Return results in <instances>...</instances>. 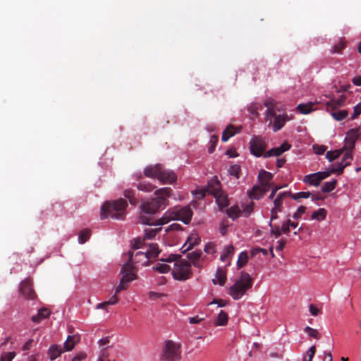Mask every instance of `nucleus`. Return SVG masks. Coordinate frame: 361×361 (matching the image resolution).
<instances>
[{"mask_svg":"<svg viewBox=\"0 0 361 361\" xmlns=\"http://www.w3.org/2000/svg\"><path fill=\"white\" fill-rule=\"evenodd\" d=\"M171 192L170 188H163L156 190V197L150 201L143 202L140 206L139 222L149 226H159L158 223L160 219H154V215L160 208L165 207L168 204L167 198L171 195Z\"/></svg>","mask_w":361,"mask_h":361,"instance_id":"1","label":"nucleus"},{"mask_svg":"<svg viewBox=\"0 0 361 361\" xmlns=\"http://www.w3.org/2000/svg\"><path fill=\"white\" fill-rule=\"evenodd\" d=\"M264 106L267 107L265 113L266 121H269V125H272L274 132L281 130L288 121V115L281 109V105L273 99H268L264 102Z\"/></svg>","mask_w":361,"mask_h":361,"instance_id":"2","label":"nucleus"},{"mask_svg":"<svg viewBox=\"0 0 361 361\" xmlns=\"http://www.w3.org/2000/svg\"><path fill=\"white\" fill-rule=\"evenodd\" d=\"M127 202L120 198L114 201H106L101 207L100 217L102 219L110 216L112 219L123 220L126 214Z\"/></svg>","mask_w":361,"mask_h":361,"instance_id":"3","label":"nucleus"},{"mask_svg":"<svg viewBox=\"0 0 361 361\" xmlns=\"http://www.w3.org/2000/svg\"><path fill=\"white\" fill-rule=\"evenodd\" d=\"M144 175L148 178H156L163 183H173L177 178L173 171L166 169L160 164L147 166L144 169Z\"/></svg>","mask_w":361,"mask_h":361,"instance_id":"4","label":"nucleus"},{"mask_svg":"<svg viewBox=\"0 0 361 361\" xmlns=\"http://www.w3.org/2000/svg\"><path fill=\"white\" fill-rule=\"evenodd\" d=\"M192 211L190 207H175L173 210H169L160 218L158 224L164 225L171 220H179L185 224H188L192 219Z\"/></svg>","mask_w":361,"mask_h":361,"instance_id":"5","label":"nucleus"},{"mask_svg":"<svg viewBox=\"0 0 361 361\" xmlns=\"http://www.w3.org/2000/svg\"><path fill=\"white\" fill-rule=\"evenodd\" d=\"M253 279L249 274L241 271L240 278L229 288V295L234 300L240 299L252 288Z\"/></svg>","mask_w":361,"mask_h":361,"instance_id":"6","label":"nucleus"},{"mask_svg":"<svg viewBox=\"0 0 361 361\" xmlns=\"http://www.w3.org/2000/svg\"><path fill=\"white\" fill-rule=\"evenodd\" d=\"M172 274L175 279L185 281L192 276L191 265L185 259H179L174 263Z\"/></svg>","mask_w":361,"mask_h":361,"instance_id":"7","label":"nucleus"},{"mask_svg":"<svg viewBox=\"0 0 361 361\" xmlns=\"http://www.w3.org/2000/svg\"><path fill=\"white\" fill-rule=\"evenodd\" d=\"M121 274L123 275L119 284L116 288V294L119 293L121 291L127 289L128 283L137 279L135 273H133V267L130 263H125L121 270Z\"/></svg>","mask_w":361,"mask_h":361,"instance_id":"8","label":"nucleus"},{"mask_svg":"<svg viewBox=\"0 0 361 361\" xmlns=\"http://www.w3.org/2000/svg\"><path fill=\"white\" fill-rule=\"evenodd\" d=\"M180 357V345L173 341H166L164 345L162 359L166 361H179Z\"/></svg>","mask_w":361,"mask_h":361,"instance_id":"9","label":"nucleus"},{"mask_svg":"<svg viewBox=\"0 0 361 361\" xmlns=\"http://www.w3.org/2000/svg\"><path fill=\"white\" fill-rule=\"evenodd\" d=\"M127 255L128 260L126 263H130L133 267V273H135L136 271V264L145 266L149 263V258L144 251H137L135 253L129 251Z\"/></svg>","mask_w":361,"mask_h":361,"instance_id":"10","label":"nucleus"},{"mask_svg":"<svg viewBox=\"0 0 361 361\" xmlns=\"http://www.w3.org/2000/svg\"><path fill=\"white\" fill-rule=\"evenodd\" d=\"M267 147V145L262 137L254 136L250 141V152L256 157H264Z\"/></svg>","mask_w":361,"mask_h":361,"instance_id":"11","label":"nucleus"},{"mask_svg":"<svg viewBox=\"0 0 361 361\" xmlns=\"http://www.w3.org/2000/svg\"><path fill=\"white\" fill-rule=\"evenodd\" d=\"M353 155L352 152L346 151L345 154L343 157L342 161L339 163L335 164L332 167L326 171L329 173V176L331 173H338L341 174L343 171L345 167L350 164V161L353 160Z\"/></svg>","mask_w":361,"mask_h":361,"instance_id":"12","label":"nucleus"},{"mask_svg":"<svg viewBox=\"0 0 361 361\" xmlns=\"http://www.w3.org/2000/svg\"><path fill=\"white\" fill-rule=\"evenodd\" d=\"M210 192L216 198V202L220 207L224 208L228 205L227 197L222 194V192L220 190V182L219 180H216L212 183V188L210 189Z\"/></svg>","mask_w":361,"mask_h":361,"instance_id":"13","label":"nucleus"},{"mask_svg":"<svg viewBox=\"0 0 361 361\" xmlns=\"http://www.w3.org/2000/svg\"><path fill=\"white\" fill-rule=\"evenodd\" d=\"M329 176V173L325 171H319L314 173L306 175L303 178V182L314 186L319 185L322 180Z\"/></svg>","mask_w":361,"mask_h":361,"instance_id":"14","label":"nucleus"},{"mask_svg":"<svg viewBox=\"0 0 361 361\" xmlns=\"http://www.w3.org/2000/svg\"><path fill=\"white\" fill-rule=\"evenodd\" d=\"M20 292L27 299L34 300L36 298V293L30 279H26L21 282Z\"/></svg>","mask_w":361,"mask_h":361,"instance_id":"15","label":"nucleus"},{"mask_svg":"<svg viewBox=\"0 0 361 361\" xmlns=\"http://www.w3.org/2000/svg\"><path fill=\"white\" fill-rule=\"evenodd\" d=\"M291 147V145L287 142H283L281 146L278 147H274L268 151H267L264 154V158H268L270 157H279L282 154L283 152L289 150Z\"/></svg>","mask_w":361,"mask_h":361,"instance_id":"16","label":"nucleus"},{"mask_svg":"<svg viewBox=\"0 0 361 361\" xmlns=\"http://www.w3.org/2000/svg\"><path fill=\"white\" fill-rule=\"evenodd\" d=\"M269 189L261 185H255L251 190L247 191V195L251 200H259L263 197Z\"/></svg>","mask_w":361,"mask_h":361,"instance_id":"17","label":"nucleus"},{"mask_svg":"<svg viewBox=\"0 0 361 361\" xmlns=\"http://www.w3.org/2000/svg\"><path fill=\"white\" fill-rule=\"evenodd\" d=\"M257 178L259 182V185L265 187L267 189H269L272 185L271 180L273 178V175L270 172H268L265 170H261L259 172Z\"/></svg>","mask_w":361,"mask_h":361,"instance_id":"18","label":"nucleus"},{"mask_svg":"<svg viewBox=\"0 0 361 361\" xmlns=\"http://www.w3.org/2000/svg\"><path fill=\"white\" fill-rule=\"evenodd\" d=\"M358 136L359 133L357 129H350L347 132L345 140L348 149L346 151H350L353 152V149L355 147V144Z\"/></svg>","mask_w":361,"mask_h":361,"instance_id":"19","label":"nucleus"},{"mask_svg":"<svg viewBox=\"0 0 361 361\" xmlns=\"http://www.w3.org/2000/svg\"><path fill=\"white\" fill-rule=\"evenodd\" d=\"M346 97L342 94L338 99H331L326 102V108L327 111H334L344 105Z\"/></svg>","mask_w":361,"mask_h":361,"instance_id":"20","label":"nucleus"},{"mask_svg":"<svg viewBox=\"0 0 361 361\" xmlns=\"http://www.w3.org/2000/svg\"><path fill=\"white\" fill-rule=\"evenodd\" d=\"M242 129L241 126L235 127L234 126L229 125L224 130L222 133L221 140L223 142H226L231 137L234 136L236 133L240 132Z\"/></svg>","mask_w":361,"mask_h":361,"instance_id":"21","label":"nucleus"},{"mask_svg":"<svg viewBox=\"0 0 361 361\" xmlns=\"http://www.w3.org/2000/svg\"><path fill=\"white\" fill-rule=\"evenodd\" d=\"M80 341V336L79 334H74L68 336L64 343L63 348L66 351L73 350L75 345Z\"/></svg>","mask_w":361,"mask_h":361,"instance_id":"22","label":"nucleus"},{"mask_svg":"<svg viewBox=\"0 0 361 361\" xmlns=\"http://www.w3.org/2000/svg\"><path fill=\"white\" fill-rule=\"evenodd\" d=\"M291 195L290 192H283L277 195L276 197L274 200V207L272 208L276 209V211L282 212V206L283 204V200L288 195Z\"/></svg>","mask_w":361,"mask_h":361,"instance_id":"23","label":"nucleus"},{"mask_svg":"<svg viewBox=\"0 0 361 361\" xmlns=\"http://www.w3.org/2000/svg\"><path fill=\"white\" fill-rule=\"evenodd\" d=\"M200 242V238L197 235H191L190 237H188L187 241L182 247V249H184L183 252L191 250L195 245H198Z\"/></svg>","mask_w":361,"mask_h":361,"instance_id":"24","label":"nucleus"},{"mask_svg":"<svg viewBox=\"0 0 361 361\" xmlns=\"http://www.w3.org/2000/svg\"><path fill=\"white\" fill-rule=\"evenodd\" d=\"M66 351L63 348L58 345H51L48 350V355L51 360L59 357L62 353Z\"/></svg>","mask_w":361,"mask_h":361,"instance_id":"25","label":"nucleus"},{"mask_svg":"<svg viewBox=\"0 0 361 361\" xmlns=\"http://www.w3.org/2000/svg\"><path fill=\"white\" fill-rule=\"evenodd\" d=\"M234 255V247L230 244L225 246L223 253L220 257L222 262L229 261Z\"/></svg>","mask_w":361,"mask_h":361,"instance_id":"26","label":"nucleus"},{"mask_svg":"<svg viewBox=\"0 0 361 361\" xmlns=\"http://www.w3.org/2000/svg\"><path fill=\"white\" fill-rule=\"evenodd\" d=\"M226 280V273L223 269L219 268L216 270L215 279H212L214 284L219 283L220 286H224Z\"/></svg>","mask_w":361,"mask_h":361,"instance_id":"27","label":"nucleus"},{"mask_svg":"<svg viewBox=\"0 0 361 361\" xmlns=\"http://www.w3.org/2000/svg\"><path fill=\"white\" fill-rule=\"evenodd\" d=\"M49 315L50 311L45 307H43L38 311V314L37 315L32 317V320L35 323H39L42 319H46L49 317Z\"/></svg>","mask_w":361,"mask_h":361,"instance_id":"28","label":"nucleus"},{"mask_svg":"<svg viewBox=\"0 0 361 361\" xmlns=\"http://www.w3.org/2000/svg\"><path fill=\"white\" fill-rule=\"evenodd\" d=\"M159 250L157 244L152 243L149 245V247L145 252L147 253L148 257L150 259L157 257L159 254Z\"/></svg>","mask_w":361,"mask_h":361,"instance_id":"29","label":"nucleus"},{"mask_svg":"<svg viewBox=\"0 0 361 361\" xmlns=\"http://www.w3.org/2000/svg\"><path fill=\"white\" fill-rule=\"evenodd\" d=\"M326 214L327 211L324 208H320L312 214L311 219L321 221L325 219Z\"/></svg>","mask_w":361,"mask_h":361,"instance_id":"30","label":"nucleus"},{"mask_svg":"<svg viewBox=\"0 0 361 361\" xmlns=\"http://www.w3.org/2000/svg\"><path fill=\"white\" fill-rule=\"evenodd\" d=\"M228 317L226 312L221 310L218 314L217 318L215 321V325L216 326H225L228 323Z\"/></svg>","mask_w":361,"mask_h":361,"instance_id":"31","label":"nucleus"},{"mask_svg":"<svg viewBox=\"0 0 361 361\" xmlns=\"http://www.w3.org/2000/svg\"><path fill=\"white\" fill-rule=\"evenodd\" d=\"M329 112H331V115L332 116V117L336 120V121H343V119H345L348 113L346 110H339V111H330Z\"/></svg>","mask_w":361,"mask_h":361,"instance_id":"32","label":"nucleus"},{"mask_svg":"<svg viewBox=\"0 0 361 361\" xmlns=\"http://www.w3.org/2000/svg\"><path fill=\"white\" fill-rule=\"evenodd\" d=\"M154 186L147 182V181H140L137 185V188L139 190H141V191H143V192H152L154 189Z\"/></svg>","mask_w":361,"mask_h":361,"instance_id":"33","label":"nucleus"},{"mask_svg":"<svg viewBox=\"0 0 361 361\" xmlns=\"http://www.w3.org/2000/svg\"><path fill=\"white\" fill-rule=\"evenodd\" d=\"M313 103L309 102L307 104H299L297 109L302 114H307L313 110Z\"/></svg>","mask_w":361,"mask_h":361,"instance_id":"34","label":"nucleus"},{"mask_svg":"<svg viewBox=\"0 0 361 361\" xmlns=\"http://www.w3.org/2000/svg\"><path fill=\"white\" fill-rule=\"evenodd\" d=\"M201 254H202V252L200 250L194 251L192 252L188 253L187 257L188 259H190V261L192 262L193 265L195 267H198L199 263L197 261L200 258Z\"/></svg>","mask_w":361,"mask_h":361,"instance_id":"35","label":"nucleus"},{"mask_svg":"<svg viewBox=\"0 0 361 361\" xmlns=\"http://www.w3.org/2000/svg\"><path fill=\"white\" fill-rule=\"evenodd\" d=\"M344 150L345 148L340 150L329 151L326 154V158L329 161H333L334 160L338 159Z\"/></svg>","mask_w":361,"mask_h":361,"instance_id":"36","label":"nucleus"},{"mask_svg":"<svg viewBox=\"0 0 361 361\" xmlns=\"http://www.w3.org/2000/svg\"><path fill=\"white\" fill-rule=\"evenodd\" d=\"M240 209L237 205L233 206L227 209L228 216L233 219H237L240 216Z\"/></svg>","mask_w":361,"mask_h":361,"instance_id":"37","label":"nucleus"},{"mask_svg":"<svg viewBox=\"0 0 361 361\" xmlns=\"http://www.w3.org/2000/svg\"><path fill=\"white\" fill-rule=\"evenodd\" d=\"M337 181L336 180H333L331 181H328L324 183V184L322 187V190L323 192H329L332 191L336 185Z\"/></svg>","mask_w":361,"mask_h":361,"instance_id":"38","label":"nucleus"},{"mask_svg":"<svg viewBox=\"0 0 361 361\" xmlns=\"http://www.w3.org/2000/svg\"><path fill=\"white\" fill-rule=\"evenodd\" d=\"M124 197L127 198L131 204L137 203V199L135 197V192L131 189H127L123 192Z\"/></svg>","mask_w":361,"mask_h":361,"instance_id":"39","label":"nucleus"},{"mask_svg":"<svg viewBox=\"0 0 361 361\" xmlns=\"http://www.w3.org/2000/svg\"><path fill=\"white\" fill-rule=\"evenodd\" d=\"M248 256L247 252H242L240 253L238 256V259L237 262V267L238 269L242 268L247 262Z\"/></svg>","mask_w":361,"mask_h":361,"instance_id":"40","label":"nucleus"},{"mask_svg":"<svg viewBox=\"0 0 361 361\" xmlns=\"http://www.w3.org/2000/svg\"><path fill=\"white\" fill-rule=\"evenodd\" d=\"M90 231L89 229H84L80 231L78 237V241L80 244L85 243L90 236Z\"/></svg>","mask_w":361,"mask_h":361,"instance_id":"41","label":"nucleus"},{"mask_svg":"<svg viewBox=\"0 0 361 361\" xmlns=\"http://www.w3.org/2000/svg\"><path fill=\"white\" fill-rule=\"evenodd\" d=\"M312 195L310 192H299L297 193H291L288 196L293 198L295 200H298L301 198H309Z\"/></svg>","mask_w":361,"mask_h":361,"instance_id":"42","label":"nucleus"},{"mask_svg":"<svg viewBox=\"0 0 361 361\" xmlns=\"http://www.w3.org/2000/svg\"><path fill=\"white\" fill-rule=\"evenodd\" d=\"M316 353L314 345L310 347L302 358V361H312Z\"/></svg>","mask_w":361,"mask_h":361,"instance_id":"43","label":"nucleus"},{"mask_svg":"<svg viewBox=\"0 0 361 361\" xmlns=\"http://www.w3.org/2000/svg\"><path fill=\"white\" fill-rule=\"evenodd\" d=\"M161 228H147L145 230V238L152 239L155 237L157 233L161 231Z\"/></svg>","mask_w":361,"mask_h":361,"instance_id":"44","label":"nucleus"},{"mask_svg":"<svg viewBox=\"0 0 361 361\" xmlns=\"http://www.w3.org/2000/svg\"><path fill=\"white\" fill-rule=\"evenodd\" d=\"M109 357L108 347H104L101 349L99 358L97 361H110Z\"/></svg>","mask_w":361,"mask_h":361,"instance_id":"45","label":"nucleus"},{"mask_svg":"<svg viewBox=\"0 0 361 361\" xmlns=\"http://www.w3.org/2000/svg\"><path fill=\"white\" fill-rule=\"evenodd\" d=\"M240 171V166L237 164L231 166L228 169L230 175L235 176L236 178H239Z\"/></svg>","mask_w":361,"mask_h":361,"instance_id":"46","label":"nucleus"},{"mask_svg":"<svg viewBox=\"0 0 361 361\" xmlns=\"http://www.w3.org/2000/svg\"><path fill=\"white\" fill-rule=\"evenodd\" d=\"M269 226L271 227V234L274 235L276 238L281 235L282 232L279 226L274 225L271 222L269 223Z\"/></svg>","mask_w":361,"mask_h":361,"instance_id":"47","label":"nucleus"},{"mask_svg":"<svg viewBox=\"0 0 361 361\" xmlns=\"http://www.w3.org/2000/svg\"><path fill=\"white\" fill-rule=\"evenodd\" d=\"M304 331L311 337L319 339L320 338V334L318 332L317 329H312L310 326H307L305 328Z\"/></svg>","mask_w":361,"mask_h":361,"instance_id":"48","label":"nucleus"},{"mask_svg":"<svg viewBox=\"0 0 361 361\" xmlns=\"http://www.w3.org/2000/svg\"><path fill=\"white\" fill-rule=\"evenodd\" d=\"M154 269L159 273L166 274L168 273L171 268L168 264L159 263L154 267Z\"/></svg>","mask_w":361,"mask_h":361,"instance_id":"49","label":"nucleus"},{"mask_svg":"<svg viewBox=\"0 0 361 361\" xmlns=\"http://www.w3.org/2000/svg\"><path fill=\"white\" fill-rule=\"evenodd\" d=\"M254 203L252 202L250 204L245 205L243 208V213L245 216H248L253 211Z\"/></svg>","mask_w":361,"mask_h":361,"instance_id":"50","label":"nucleus"},{"mask_svg":"<svg viewBox=\"0 0 361 361\" xmlns=\"http://www.w3.org/2000/svg\"><path fill=\"white\" fill-rule=\"evenodd\" d=\"M345 47V42L343 41L339 42L335 44L332 49V53H341V51Z\"/></svg>","mask_w":361,"mask_h":361,"instance_id":"51","label":"nucleus"},{"mask_svg":"<svg viewBox=\"0 0 361 361\" xmlns=\"http://www.w3.org/2000/svg\"><path fill=\"white\" fill-rule=\"evenodd\" d=\"M305 211L306 207L305 206H300L297 211L293 214V218L295 219H299Z\"/></svg>","mask_w":361,"mask_h":361,"instance_id":"52","label":"nucleus"},{"mask_svg":"<svg viewBox=\"0 0 361 361\" xmlns=\"http://www.w3.org/2000/svg\"><path fill=\"white\" fill-rule=\"evenodd\" d=\"M180 259V256L178 255L171 254L166 259H161V261L166 262H172L179 261Z\"/></svg>","mask_w":361,"mask_h":361,"instance_id":"53","label":"nucleus"},{"mask_svg":"<svg viewBox=\"0 0 361 361\" xmlns=\"http://www.w3.org/2000/svg\"><path fill=\"white\" fill-rule=\"evenodd\" d=\"M204 252L207 254H213L215 252V244L214 243H209L204 246Z\"/></svg>","mask_w":361,"mask_h":361,"instance_id":"54","label":"nucleus"},{"mask_svg":"<svg viewBox=\"0 0 361 361\" xmlns=\"http://www.w3.org/2000/svg\"><path fill=\"white\" fill-rule=\"evenodd\" d=\"M15 355L16 354L14 352L6 353L2 355L0 361H11L14 358Z\"/></svg>","mask_w":361,"mask_h":361,"instance_id":"55","label":"nucleus"},{"mask_svg":"<svg viewBox=\"0 0 361 361\" xmlns=\"http://www.w3.org/2000/svg\"><path fill=\"white\" fill-rule=\"evenodd\" d=\"M361 114V103L357 104L353 110V114L351 116L350 119L354 120Z\"/></svg>","mask_w":361,"mask_h":361,"instance_id":"56","label":"nucleus"},{"mask_svg":"<svg viewBox=\"0 0 361 361\" xmlns=\"http://www.w3.org/2000/svg\"><path fill=\"white\" fill-rule=\"evenodd\" d=\"M218 136L216 135H212L211 137V139H210V143H211V147L209 148V153H212L215 147H216V145L218 142Z\"/></svg>","mask_w":361,"mask_h":361,"instance_id":"57","label":"nucleus"},{"mask_svg":"<svg viewBox=\"0 0 361 361\" xmlns=\"http://www.w3.org/2000/svg\"><path fill=\"white\" fill-rule=\"evenodd\" d=\"M280 228L283 233L288 234L290 232V226L287 220L286 221L282 224L281 227Z\"/></svg>","mask_w":361,"mask_h":361,"instance_id":"58","label":"nucleus"},{"mask_svg":"<svg viewBox=\"0 0 361 361\" xmlns=\"http://www.w3.org/2000/svg\"><path fill=\"white\" fill-rule=\"evenodd\" d=\"M281 212V211H276V209L271 208V217L269 222L272 223L274 220L278 219V213Z\"/></svg>","mask_w":361,"mask_h":361,"instance_id":"59","label":"nucleus"},{"mask_svg":"<svg viewBox=\"0 0 361 361\" xmlns=\"http://www.w3.org/2000/svg\"><path fill=\"white\" fill-rule=\"evenodd\" d=\"M277 243H278V245L276 247V250L281 251L284 248V246L286 243V240L284 239H281L280 240H279L277 242Z\"/></svg>","mask_w":361,"mask_h":361,"instance_id":"60","label":"nucleus"},{"mask_svg":"<svg viewBox=\"0 0 361 361\" xmlns=\"http://www.w3.org/2000/svg\"><path fill=\"white\" fill-rule=\"evenodd\" d=\"M316 154H323L326 149V147L324 145L314 147Z\"/></svg>","mask_w":361,"mask_h":361,"instance_id":"61","label":"nucleus"},{"mask_svg":"<svg viewBox=\"0 0 361 361\" xmlns=\"http://www.w3.org/2000/svg\"><path fill=\"white\" fill-rule=\"evenodd\" d=\"M118 302V298L117 297V294H114L113 296L111 297V298L106 301L107 304L109 305H113L116 304Z\"/></svg>","mask_w":361,"mask_h":361,"instance_id":"62","label":"nucleus"},{"mask_svg":"<svg viewBox=\"0 0 361 361\" xmlns=\"http://www.w3.org/2000/svg\"><path fill=\"white\" fill-rule=\"evenodd\" d=\"M86 357V354L84 353H80L79 354L76 355L71 361H81L83 359H85Z\"/></svg>","mask_w":361,"mask_h":361,"instance_id":"63","label":"nucleus"},{"mask_svg":"<svg viewBox=\"0 0 361 361\" xmlns=\"http://www.w3.org/2000/svg\"><path fill=\"white\" fill-rule=\"evenodd\" d=\"M322 361H333L331 353V352H324Z\"/></svg>","mask_w":361,"mask_h":361,"instance_id":"64","label":"nucleus"}]
</instances>
